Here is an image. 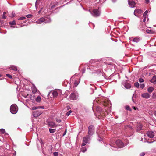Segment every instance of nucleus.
<instances>
[{"label": "nucleus", "instance_id": "obj_1", "mask_svg": "<svg viewBox=\"0 0 156 156\" xmlns=\"http://www.w3.org/2000/svg\"><path fill=\"white\" fill-rule=\"evenodd\" d=\"M47 12H45L46 13L47 16L44 17H42L39 20H37L36 23L38 24H41L42 22H44L46 23H49L51 21V19L49 16L48 15H49L50 14H51L52 12L50 10H45Z\"/></svg>", "mask_w": 156, "mask_h": 156}, {"label": "nucleus", "instance_id": "obj_2", "mask_svg": "<svg viewBox=\"0 0 156 156\" xmlns=\"http://www.w3.org/2000/svg\"><path fill=\"white\" fill-rule=\"evenodd\" d=\"M44 3V0H37L35 4L36 9L39 8L41 10Z\"/></svg>", "mask_w": 156, "mask_h": 156}, {"label": "nucleus", "instance_id": "obj_3", "mask_svg": "<svg viewBox=\"0 0 156 156\" xmlns=\"http://www.w3.org/2000/svg\"><path fill=\"white\" fill-rule=\"evenodd\" d=\"M18 111V108L17 105L14 104L11 105L10 108V111L12 114H16Z\"/></svg>", "mask_w": 156, "mask_h": 156}, {"label": "nucleus", "instance_id": "obj_4", "mask_svg": "<svg viewBox=\"0 0 156 156\" xmlns=\"http://www.w3.org/2000/svg\"><path fill=\"white\" fill-rule=\"evenodd\" d=\"M91 14L94 17H97L100 16L101 12L100 10H88Z\"/></svg>", "mask_w": 156, "mask_h": 156}, {"label": "nucleus", "instance_id": "obj_5", "mask_svg": "<svg viewBox=\"0 0 156 156\" xmlns=\"http://www.w3.org/2000/svg\"><path fill=\"white\" fill-rule=\"evenodd\" d=\"M78 96V94L77 93H73L71 94L70 98L72 100H76Z\"/></svg>", "mask_w": 156, "mask_h": 156}, {"label": "nucleus", "instance_id": "obj_6", "mask_svg": "<svg viewBox=\"0 0 156 156\" xmlns=\"http://www.w3.org/2000/svg\"><path fill=\"white\" fill-rule=\"evenodd\" d=\"M88 134L89 135L92 136L94 133V126L92 125L89 126L88 127Z\"/></svg>", "mask_w": 156, "mask_h": 156}, {"label": "nucleus", "instance_id": "obj_7", "mask_svg": "<svg viewBox=\"0 0 156 156\" xmlns=\"http://www.w3.org/2000/svg\"><path fill=\"white\" fill-rule=\"evenodd\" d=\"M115 143L118 147L119 148H121L124 147V144L123 142L120 140H116Z\"/></svg>", "mask_w": 156, "mask_h": 156}, {"label": "nucleus", "instance_id": "obj_8", "mask_svg": "<svg viewBox=\"0 0 156 156\" xmlns=\"http://www.w3.org/2000/svg\"><path fill=\"white\" fill-rule=\"evenodd\" d=\"M41 113L42 112L40 111H34L33 112V115L34 117L37 118L39 116Z\"/></svg>", "mask_w": 156, "mask_h": 156}, {"label": "nucleus", "instance_id": "obj_9", "mask_svg": "<svg viewBox=\"0 0 156 156\" xmlns=\"http://www.w3.org/2000/svg\"><path fill=\"white\" fill-rule=\"evenodd\" d=\"M92 64L89 67L88 69L90 70H91L92 69L95 70L96 68L97 67L98 65H97V63L96 62L92 63Z\"/></svg>", "mask_w": 156, "mask_h": 156}, {"label": "nucleus", "instance_id": "obj_10", "mask_svg": "<svg viewBox=\"0 0 156 156\" xmlns=\"http://www.w3.org/2000/svg\"><path fill=\"white\" fill-rule=\"evenodd\" d=\"M128 3L129 6L133 8L135 6L136 3L135 2L132 0H128Z\"/></svg>", "mask_w": 156, "mask_h": 156}, {"label": "nucleus", "instance_id": "obj_11", "mask_svg": "<svg viewBox=\"0 0 156 156\" xmlns=\"http://www.w3.org/2000/svg\"><path fill=\"white\" fill-rule=\"evenodd\" d=\"M147 134L148 137L152 138H153L154 136V133L152 131H149L147 133Z\"/></svg>", "mask_w": 156, "mask_h": 156}, {"label": "nucleus", "instance_id": "obj_12", "mask_svg": "<svg viewBox=\"0 0 156 156\" xmlns=\"http://www.w3.org/2000/svg\"><path fill=\"white\" fill-rule=\"evenodd\" d=\"M150 94L147 93L142 94L141 95L142 97L146 99L149 98L150 97Z\"/></svg>", "mask_w": 156, "mask_h": 156}, {"label": "nucleus", "instance_id": "obj_13", "mask_svg": "<svg viewBox=\"0 0 156 156\" xmlns=\"http://www.w3.org/2000/svg\"><path fill=\"white\" fill-rule=\"evenodd\" d=\"M90 139V136L89 135H87L83 138V141L85 143H88V141Z\"/></svg>", "mask_w": 156, "mask_h": 156}, {"label": "nucleus", "instance_id": "obj_14", "mask_svg": "<svg viewBox=\"0 0 156 156\" xmlns=\"http://www.w3.org/2000/svg\"><path fill=\"white\" fill-rule=\"evenodd\" d=\"M142 10H134V15L136 16L139 17V15L142 13Z\"/></svg>", "mask_w": 156, "mask_h": 156}, {"label": "nucleus", "instance_id": "obj_15", "mask_svg": "<svg viewBox=\"0 0 156 156\" xmlns=\"http://www.w3.org/2000/svg\"><path fill=\"white\" fill-rule=\"evenodd\" d=\"M58 4L57 2H55L53 3H51L50 5V7H51V9H52L53 8L55 7V6L57 5Z\"/></svg>", "mask_w": 156, "mask_h": 156}, {"label": "nucleus", "instance_id": "obj_16", "mask_svg": "<svg viewBox=\"0 0 156 156\" xmlns=\"http://www.w3.org/2000/svg\"><path fill=\"white\" fill-rule=\"evenodd\" d=\"M48 125L51 127H55L56 126L55 123L53 122H50L48 123Z\"/></svg>", "mask_w": 156, "mask_h": 156}, {"label": "nucleus", "instance_id": "obj_17", "mask_svg": "<svg viewBox=\"0 0 156 156\" xmlns=\"http://www.w3.org/2000/svg\"><path fill=\"white\" fill-rule=\"evenodd\" d=\"M32 90L33 93H35L37 92V90L34 85H33V87L32 88Z\"/></svg>", "mask_w": 156, "mask_h": 156}, {"label": "nucleus", "instance_id": "obj_18", "mask_svg": "<svg viewBox=\"0 0 156 156\" xmlns=\"http://www.w3.org/2000/svg\"><path fill=\"white\" fill-rule=\"evenodd\" d=\"M150 81L151 83H154L156 82V76L154 75L153 76L152 78L150 80Z\"/></svg>", "mask_w": 156, "mask_h": 156}, {"label": "nucleus", "instance_id": "obj_19", "mask_svg": "<svg viewBox=\"0 0 156 156\" xmlns=\"http://www.w3.org/2000/svg\"><path fill=\"white\" fill-rule=\"evenodd\" d=\"M124 87L126 89H129L131 88V86L130 84L128 83H125L124 85Z\"/></svg>", "mask_w": 156, "mask_h": 156}, {"label": "nucleus", "instance_id": "obj_20", "mask_svg": "<svg viewBox=\"0 0 156 156\" xmlns=\"http://www.w3.org/2000/svg\"><path fill=\"white\" fill-rule=\"evenodd\" d=\"M10 68L11 69L14 71H16L17 70V68L14 65L11 66L10 67Z\"/></svg>", "mask_w": 156, "mask_h": 156}, {"label": "nucleus", "instance_id": "obj_21", "mask_svg": "<svg viewBox=\"0 0 156 156\" xmlns=\"http://www.w3.org/2000/svg\"><path fill=\"white\" fill-rule=\"evenodd\" d=\"M154 90V88L152 87H150L147 89V91L149 93L152 92Z\"/></svg>", "mask_w": 156, "mask_h": 156}, {"label": "nucleus", "instance_id": "obj_22", "mask_svg": "<svg viewBox=\"0 0 156 156\" xmlns=\"http://www.w3.org/2000/svg\"><path fill=\"white\" fill-rule=\"evenodd\" d=\"M52 94L54 97H56L58 95V92H57L56 90H54L52 92Z\"/></svg>", "mask_w": 156, "mask_h": 156}, {"label": "nucleus", "instance_id": "obj_23", "mask_svg": "<svg viewBox=\"0 0 156 156\" xmlns=\"http://www.w3.org/2000/svg\"><path fill=\"white\" fill-rule=\"evenodd\" d=\"M7 13L6 12H4L3 13V14L2 17V18L3 19H6V14Z\"/></svg>", "mask_w": 156, "mask_h": 156}, {"label": "nucleus", "instance_id": "obj_24", "mask_svg": "<svg viewBox=\"0 0 156 156\" xmlns=\"http://www.w3.org/2000/svg\"><path fill=\"white\" fill-rule=\"evenodd\" d=\"M142 128V126L140 124H139L138 125V127H137V131H139L140 130H141Z\"/></svg>", "mask_w": 156, "mask_h": 156}, {"label": "nucleus", "instance_id": "obj_25", "mask_svg": "<svg viewBox=\"0 0 156 156\" xmlns=\"http://www.w3.org/2000/svg\"><path fill=\"white\" fill-rule=\"evenodd\" d=\"M9 24L11 25H15L16 24V21L15 20H13L9 22Z\"/></svg>", "mask_w": 156, "mask_h": 156}, {"label": "nucleus", "instance_id": "obj_26", "mask_svg": "<svg viewBox=\"0 0 156 156\" xmlns=\"http://www.w3.org/2000/svg\"><path fill=\"white\" fill-rule=\"evenodd\" d=\"M147 33L149 34H152L154 32L153 31L149 29H147L146 30V31Z\"/></svg>", "mask_w": 156, "mask_h": 156}, {"label": "nucleus", "instance_id": "obj_27", "mask_svg": "<svg viewBox=\"0 0 156 156\" xmlns=\"http://www.w3.org/2000/svg\"><path fill=\"white\" fill-rule=\"evenodd\" d=\"M148 10H146V11L144 12L143 14V17H147V14L148 13Z\"/></svg>", "mask_w": 156, "mask_h": 156}, {"label": "nucleus", "instance_id": "obj_28", "mask_svg": "<svg viewBox=\"0 0 156 156\" xmlns=\"http://www.w3.org/2000/svg\"><path fill=\"white\" fill-rule=\"evenodd\" d=\"M36 101L37 102H39L41 101V98L40 97L38 96L36 98Z\"/></svg>", "mask_w": 156, "mask_h": 156}, {"label": "nucleus", "instance_id": "obj_29", "mask_svg": "<svg viewBox=\"0 0 156 156\" xmlns=\"http://www.w3.org/2000/svg\"><path fill=\"white\" fill-rule=\"evenodd\" d=\"M50 132L51 133H52L55 132V129H52L50 128L49 129Z\"/></svg>", "mask_w": 156, "mask_h": 156}, {"label": "nucleus", "instance_id": "obj_30", "mask_svg": "<svg viewBox=\"0 0 156 156\" xmlns=\"http://www.w3.org/2000/svg\"><path fill=\"white\" fill-rule=\"evenodd\" d=\"M57 92H58V94L59 95H61L62 94V90H56Z\"/></svg>", "mask_w": 156, "mask_h": 156}, {"label": "nucleus", "instance_id": "obj_31", "mask_svg": "<svg viewBox=\"0 0 156 156\" xmlns=\"http://www.w3.org/2000/svg\"><path fill=\"white\" fill-rule=\"evenodd\" d=\"M132 41L134 42H138L139 41V40L138 38H136L133 39Z\"/></svg>", "mask_w": 156, "mask_h": 156}, {"label": "nucleus", "instance_id": "obj_32", "mask_svg": "<svg viewBox=\"0 0 156 156\" xmlns=\"http://www.w3.org/2000/svg\"><path fill=\"white\" fill-rule=\"evenodd\" d=\"M79 81H77V80H75L74 83V84L75 86L76 87L77 86L78 84H79Z\"/></svg>", "mask_w": 156, "mask_h": 156}, {"label": "nucleus", "instance_id": "obj_33", "mask_svg": "<svg viewBox=\"0 0 156 156\" xmlns=\"http://www.w3.org/2000/svg\"><path fill=\"white\" fill-rule=\"evenodd\" d=\"M96 109L97 111H98L99 112H100L101 111V108L99 107H97Z\"/></svg>", "mask_w": 156, "mask_h": 156}, {"label": "nucleus", "instance_id": "obj_34", "mask_svg": "<svg viewBox=\"0 0 156 156\" xmlns=\"http://www.w3.org/2000/svg\"><path fill=\"white\" fill-rule=\"evenodd\" d=\"M5 130L3 129H0V132L2 133H5Z\"/></svg>", "mask_w": 156, "mask_h": 156}, {"label": "nucleus", "instance_id": "obj_35", "mask_svg": "<svg viewBox=\"0 0 156 156\" xmlns=\"http://www.w3.org/2000/svg\"><path fill=\"white\" fill-rule=\"evenodd\" d=\"M26 19V18L25 17H20L19 18V19H18V20H23L25 19Z\"/></svg>", "mask_w": 156, "mask_h": 156}, {"label": "nucleus", "instance_id": "obj_36", "mask_svg": "<svg viewBox=\"0 0 156 156\" xmlns=\"http://www.w3.org/2000/svg\"><path fill=\"white\" fill-rule=\"evenodd\" d=\"M134 85L136 87L138 88L139 87V85L138 82H136L134 83Z\"/></svg>", "mask_w": 156, "mask_h": 156}, {"label": "nucleus", "instance_id": "obj_37", "mask_svg": "<svg viewBox=\"0 0 156 156\" xmlns=\"http://www.w3.org/2000/svg\"><path fill=\"white\" fill-rule=\"evenodd\" d=\"M26 16L27 18H31L33 16V15L31 14H28L26 15Z\"/></svg>", "mask_w": 156, "mask_h": 156}, {"label": "nucleus", "instance_id": "obj_38", "mask_svg": "<svg viewBox=\"0 0 156 156\" xmlns=\"http://www.w3.org/2000/svg\"><path fill=\"white\" fill-rule=\"evenodd\" d=\"M139 81L140 83L143 82L144 81V80L141 78L139 79Z\"/></svg>", "mask_w": 156, "mask_h": 156}, {"label": "nucleus", "instance_id": "obj_39", "mask_svg": "<svg viewBox=\"0 0 156 156\" xmlns=\"http://www.w3.org/2000/svg\"><path fill=\"white\" fill-rule=\"evenodd\" d=\"M86 151V149L85 147H83L81 149V151L83 152H84Z\"/></svg>", "mask_w": 156, "mask_h": 156}, {"label": "nucleus", "instance_id": "obj_40", "mask_svg": "<svg viewBox=\"0 0 156 156\" xmlns=\"http://www.w3.org/2000/svg\"><path fill=\"white\" fill-rule=\"evenodd\" d=\"M30 98L31 100H34V96H32L31 95H30Z\"/></svg>", "mask_w": 156, "mask_h": 156}, {"label": "nucleus", "instance_id": "obj_41", "mask_svg": "<svg viewBox=\"0 0 156 156\" xmlns=\"http://www.w3.org/2000/svg\"><path fill=\"white\" fill-rule=\"evenodd\" d=\"M72 112V111L71 110H70L69 111H68L66 113V115L68 116H69L71 114V113Z\"/></svg>", "mask_w": 156, "mask_h": 156}, {"label": "nucleus", "instance_id": "obj_42", "mask_svg": "<svg viewBox=\"0 0 156 156\" xmlns=\"http://www.w3.org/2000/svg\"><path fill=\"white\" fill-rule=\"evenodd\" d=\"M144 19L143 20V22H144L145 23L146 21H148V19L147 18V20H146L147 17H144Z\"/></svg>", "mask_w": 156, "mask_h": 156}, {"label": "nucleus", "instance_id": "obj_43", "mask_svg": "<svg viewBox=\"0 0 156 156\" xmlns=\"http://www.w3.org/2000/svg\"><path fill=\"white\" fill-rule=\"evenodd\" d=\"M140 87L141 88H143L145 87V85L144 84H142L140 85Z\"/></svg>", "mask_w": 156, "mask_h": 156}, {"label": "nucleus", "instance_id": "obj_44", "mask_svg": "<svg viewBox=\"0 0 156 156\" xmlns=\"http://www.w3.org/2000/svg\"><path fill=\"white\" fill-rule=\"evenodd\" d=\"M6 75L7 77H8L10 79H12V76L10 74H6Z\"/></svg>", "mask_w": 156, "mask_h": 156}, {"label": "nucleus", "instance_id": "obj_45", "mask_svg": "<svg viewBox=\"0 0 156 156\" xmlns=\"http://www.w3.org/2000/svg\"><path fill=\"white\" fill-rule=\"evenodd\" d=\"M37 109H39L38 106L37 107H34L32 108V109L33 110H35Z\"/></svg>", "mask_w": 156, "mask_h": 156}, {"label": "nucleus", "instance_id": "obj_46", "mask_svg": "<svg viewBox=\"0 0 156 156\" xmlns=\"http://www.w3.org/2000/svg\"><path fill=\"white\" fill-rule=\"evenodd\" d=\"M53 155L54 156H58V153L57 152H55L53 153Z\"/></svg>", "mask_w": 156, "mask_h": 156}, {"label": "nucleus", "instance_id": "obj_47", "mask_svg": "<svg viewBox=\"0 0 156 156\" xmlns=\"http://www.w3.org/2000/svg\"><path fill=\"white\" fill-rule=\"evenodd\" d=\"M145 154V153L144 152H143L140 153V156H144Z\"/></svg>", "mask_w": 156, "mask_h": 156}, {"label": "nucleus", "instance_id": "obj_48", "mask_svg": "<svg viewBox=\"0 0 156 156\" xmlns=\"http://www.w3.org/2000/svg\"><path fill=\"white\" fill-rule=\"evenodd\" d=\"M15 16V13L14 12H12V13L11 16V17H13L14 16Z\"/></svg>", "mask_w": 156, "mask_h": 156}, {"label": "nucleus", "instance_id": "obj_49", "mask_svg": "<svg viewBox=\"0 0 156 156\" xmlns=\"http://www.w3.org/2000/svg\"><path fill=\"white\" fill-rule=\"evenodd\" d=\"M56 121L58 123H60L61 122V120L60 119H56Z\"/></svg>", "mask_w": 156, "mask_h": 156}, {"label": "nucleus", "instance_id": "obj_50", "mask_svg": "<svg viewBox=\"0 0 156 156\" xmlns=\"http://www.w3.org/2000/svg\"><path fill=\"white\" fill-rule=\"evenodd\" d=\"M126 109L127 110H130V108L128 106H126Z\"/></svg>", "mask_w": 156, "mask_h": 156}, {"label": "nucleus", "instance_id": "obj_51", "mask_svg": "<svg viewBox=\"0 0 156 156\" xmlns=\"http://www.w3.org/2000/svg\"><path fill=\"white\" fill-rule=\"evenodd\" d=\"M38 108H39H39L44 109V106H38Z\"/></svg>", "mask_w": 156, "mask_h": 156}, {"label": "nucleus", "instance_id": "obj_52", "mask_svg": "<svg viewBox=\"0 0 156 156\" xmlns=\"http://www.w3.org/2000/svg\"><path fill=\"white\" fill-rule=\"evenodd\" d=\"M86 143H84V142L82 144V146H85V145H86Z\"/></svg>", "mask_w": 156, "mask_h": 156}, {"label": "nucleus", "instance_id": "obj_53", "mask_svg": "<svg viewBox=\"0 0 156 156\" xmlns=\"http://www.w3.org/2000/svg\"><path fill=\"white\" fill-rule=\"evenodd\" d=\"M29 96V95L28 94H27V95H24V97L25 98H27V96Z\"/></svg>", "mask_w": 156, "mask_h": 156}, {"label": "nucleus", "instance_id": "obj_54", "mask_svg": "<svg viewBox=\"0 0 156 156\" xmlns=\"http://www.w3.org/2000/svg\"><path fill=\"white\" fill-rule=\"evenodd\" d=\"M133 109H134L135 110H136V109H137V108L135 107H133Z\"/></svg>", "mask_w": 156, "mask_h": 156}, {"label": "nucleus", "instance_id": "obj_55", "mask_svg": "<svg viewBox=\"0 0 156 156\" xmlns=\"http://www.w3.org/2000/svg\"><path fill=\"white\" fill-rule=\"evenodd\" d=\"M145 1L147 3H148L149 2V0H145Z\"/></svg>", "mask_w": 156, "mask_h": 156}, {"label": "nucleus", "instance_id": "obj_56", "mask_svg": "<svg viewBox=\"0 0 156 156\" xmlns=\"http://www.w3.org/2000/svg\"><path fill=\"white\" fill-rule=\"evenodd\" d=\"M154 115L156 116V111H155L154 113Z\"/></svg>", "mask_w": 156, "mask_h": 156}, {"label": "nucleus", "instance_id": "obj_57", "mask_svg": "<svg viewBox=\"0 0 156 156\" xmlns=\"http://www.w3.org/2000/svg\"><path fill=\"white\" fill-rule=\"evenodd\" d=\"M66 130L64 132V135L66 133Z\"/></svg>", "mask_w": 156, "mask_h": 156}, {"label": "nucleus", "instance_id": "obj_58", "mask_svg": "<svg viewBox=\"0 0 156 156\" xmlns=\"http://www.w3.org/2000/svg\"><path fill=\"white\" fill-rule=\"evenodd\" d=\"M41 12V10H39L38 12V13L39 14H40Z\"/></svg>", "mask_w": 156, "mask_h": 156}, {"label": "nucleus", "instance_id": "obj_59", "mask_svg": "<svg viewBox=\"0 0 156 156\" xmlns=\"http://www.w3.org/2000/svg\"><path fill=\"white\" fill-rule=\"evenodd\" d=\"M98 140L99 141H101V140H100V139H98Z\"/></svg>", "mask_w": 156, "mask_h": 156}, {"label": "nucleus", "instance_id": "obj_60", "mask_svg": "<svg viewBox=\"0 0 156 156\" xmlns=\"http://www.w3.org/2000/svg\"><path fill=\"white\" fill-rule=\"evenodd\" d=\"M94 10H97V9H94Z\"/></svg>", "mask_w": 156, "mask_h": 156}, {"label": "nucleus", "instance_id": "obj_61", "mask_svg": "<svg viewBox=\"0 0 156 156\" xmlns=\"http://www.w3.org/2000/svg\"><path fill=\"white\" fill-rule=\"evenodd\" d=\"M1 76V75L0 74V77Z\"/></svg>", "mask_w": 156, "mask_h": 156}, {"label": "nucleus", "instance_id": "obj_62", "mask_svg": "<svg viewBox=\"0 0 156 156\" xmlns=\"http://www.w3.org/2000/svg\"><path fill=\"white\" fill-rule=\"evenodd\" d=\"M11 27H13L12 26H11Z\"/></svg>", "mask_w": 156, "mask_h": 156}]
</instances>
